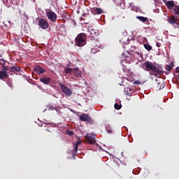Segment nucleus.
Here are the masks:
<instances>
[{
	"label": "nucleus",
	"mask_w": 179,
	"mask_h": 179,
	"mask_svg": "<svg viewBox=\"0 0 179 179\" xmlns=\"http://www.w3.org/2000/svg\"><path fill=\"white\" fill-rule=\"evenodd\" d=\"M48 110H54L52 107H50Z\"/></svg>",
	"instance_id": "nucleus-39"
},
{
	"label": "nucleus",
	"mask_w": 179,
	"mask_h": 179,
	"mask_svg": "<svg viewBox=\"0 0 179 179\" xmlns=\"http://www.w3.org/2000/svg\"><path fill=\"white\" fill-rule=\"evenodd\" d=\"M66 134L68 135H69V136H72V135H73V131H71V130H67L66 131Z\"/></svg>",
	"instance_id": "nucleus-28"
},
{
	"label": "nucleus",
	"mask_w": 179,
	"mask_h": 179,
	"mask_svg": "<svg viewBox=\"0 0 179 179\" xmlns=\"http://www.w3.org/2000/svg\"><path fill=\"white\" fill-rule=\"evenodd\" d=\"M86 14H83V16H85Z\"/></svg>",
	"instance_id": "nucleus-41"
},
{
	"label": "nucleus",
	"mask_w": 179,
	"mask_h": 179,
	"mask_svg": "<svg viewBox=\"0 0 179 179\" xmlns=\"http://www.w3.org/2000/svg\"><path fill=\"white\" fill-rule=\"evenodd\" d=\"M40 82H41L42 83H44V85H50L51 82V78L48 77H43L40 79Z\"/></svg>",
	"instance_id": "nucleus-11"
},
{
	"label": "nucleus",
	"mask_w": 179,
	"mask_h": 179,
	"mask_svg": "<svg viewBox=\"0 0 179 179\" xmlns=\"http://www.w3.org/2000/svg\"><path fill=\"white\" fill-rule=\"evenodd\" d=\"M48 134H51V131L48 129H45L44 131H43V135H46L48 136Z\"/></svg>",
	"instance_id": "nucleus-25"
},
{
	"label": "nucleus",
	"mask_w": 179,
	"mask_h": 179,
	"mask_svg": "<svg viewBox=\"0 0 179 179\" xmlns=\"http://www.w3.org/2000/svg\"><path fill=\"white\" fill-rule=\"evenodd\" d=\"M8 76V72L6 71H0V79H5Z\"/></svg>",
	"instance_id": "nucleus-19"
},
{
	"label": "nucleus",
	"mask_w": 179,
	"mask_h": 179,
	"mask_svg": "<svg viewBox=\"0 0 179 179\" xmlns=\"http://www.w3.org/2000/svg\"><path fill=\"white\" fill-rule=\"evenodd\" d=\"M120 86H124V87H127L128 86V81L127 80H122L121 83H120Z\"/></svg>",
	"instance_id": "nucleus-23"
},
{
	"label": "nucleus",
	"mask_w": 179,
	"mask_h": 179,
	"mask_svg": "<svg viewBox=\"0 0 179 179\" xmlns=\"http://www.w3.org/2000/svg\"><path fill=\"white\" fill-rule=\"evenodd\" d=\"M122 70H123V72H124V73H127V75H128V73H129V71H131V67L128 64L127 65L122 64Z\"/></svg>",
	"instance_id": "nucleus-15"
},
{
	"label": "nucleus",
	"mask_w": 179,
	"mask_h": 179,
	"mask_svg": "<svg viewBox=\"0 0 179 179\" xmlns=\"http://www.w3.org/2000/svg\"><path fill=\"white\" fill-rule=\"evenodd\" d=\"M106 131L108 132V134H113V130L111 129H106Z\"/></svg>",
	"instance_id": "nucleus-34"
},
{
	"label": "nucleus",
	"mask_w": 179,
	"mask_h": 179,
	"mask_svg": "<svg viewBox=\"0 0 179 179\" xmlns=\"http://www.w3.org/2000/svg\"><path fill=\"white\" fill-rule=\"evenodd\" d=\"M143 69L150 72V76L159 78L163 75V67L153 64L152 62L146 61L143 64Z\"/></svg>",
	"instance_id": "nucleus-1"
},
{
	"label": "nucleus",
	"mask_w": 179,
	"mask_h": 179,
	"mask_svg": "<svg viewBox=\"0 0 179 179\" xmlns=\"http://www.w3.org/2000/svg\"><path fill=\"white\" fill-rule=\"evenodd\" d=\"M1 68L3 71H10V67L9 68L8 66H5V62L4 65L1 66Z\"/></svg>",
	"instance_id": "nucleus-24"
},
{
	"label": "nucleus",
	"mask_w": 179,
	"mask_h": 179,
	"mask_svg": "<svg viewBox=\"0 0 179 179\" xmlns=\"http://www.w3.org/2000/svg\"><path fill=\"white\" fill-rule=\"evenodd\" d=\"M64 72L66 75H68L69 73L73 74V69L67 67L64 69Z\"/></svg>",
	"instance_id": "nucleus-20"
},
{
	"label": "nucleus",
	"mask_w": 179,
	"mask_h": 179,
	"mask_svg": "<svg viewBox=\"0 0 179 179\" xmlns=\"http://www.w3.org/2000/svg\"><path fill=\"white\" fill-rule=\"evenodd\" d=\"M81 143L82 142L80 141H77L76 143L74 144V145L79 146V145H80Z\"/></svg>",
	"instance_id": "nucleus-33"
},
{
	"label": "nucleus",
	"mask_w": 179,
	"mask_h": 179,
	"mask_svg": "<svg viewBox=\"0 0 179 179\" xmlns=\"http://www.w3.org/2000/svg\"><path fill=\"white\" fill-rule=\"evenodd\" d=\"M3 27H6H6H8V25H7V24H4V25H3Z\"/></svg>",
	"instance_id": "nucleus-40"
},
{
	"label": "nucleus",
	"mask_w": 179,
	"mask_h": 179,
	"mask_svg": "<svg viewBox=\"0 0 179 179\" xmlns=\"http://www.w3.org/2000/svg\"><path fill=\"white\" fill-rule=\"evenodd\" d=\"M46 16L51 22L55 23L57 22V14L52 11H48L46 12Z\"/></svg>",
	"instance_id": "nucleus-6"
},
{
	"label": "nucleus",
	"mask_w": 179,
	"mask_h": 179,
	"mask_svg": "<svg viewBox=\"0 0 179 179\" xmlns=\"http://www.w3.org/2000/svg\"><path fill=\"white\" fill-rule=\"evenodd\" d=\"M125 40H128V38H127L125 36H123L120 41L121 43H122L123 44H127V42H125Z\"/></svg>",
	"instance_id": "nucleus-27"
},
{
	"label": "nucleus",
	"mask_w": 179,
	"mask_h": 179,
	"mask_svg": "<svg viewBox=\"0 0 179 179\" xmlns=\"http://www.w3.org/2000/svg\"><path fill=\"white\" fill-rule=\"evenodd\" d=\"M166 20L170 23V24H178V20L174 15H172L171 17H166Z\"/></svg>",
	"instance_id": "nucleus-8"
},
{
	"label": "nucleus",
	"mask_w": 179,
	"mask_h": 179,
	"mask_svg": "<svg viewBox=\"0 0 179 179\" xmlns=\"http://www.w3.org/2000/svg\"><path fill=\"white\" fill-rule=\"evenodd\" d=\"M60 89L62 92L67 97H69V96H72V90L71 88H68V87L65 86V85L60 83L59 84Z\"/></svg>",
	"instance_id": "nucleus-5"
},
{
	"label": "nucleus",
	"mask_w": 179,
	"mask_h": 179,
	"mask_svg": "<svg viewBox=\"0 0 179 179\" xmlns=\"http://www.w3.org/2000/svg\"><path fill=\"white\" fill-rule=\"evenodd\" d=\"M164 86H165V85L163 81H159L157 83V89H158L159 90L163 89V87H164Z\"/></svg>",
	"instance_id": "nucleus-18"
},
{
	"label": "nucleus",
	"mask_w": 179,
	"mask_h": 179,
	"mask_svg": "<svg viewBox=\"0 0 179 179\" xmlns=\"http://www.w3.org/2000/svg\"><path fill=\"white\" fill-rule=\"evenodd\" d=\"M87 36L85 33H80L77 35L75 39L76 45L78 47H83L86 45Z\"/></svg>",
	"instance_id": "nucleus-2"
},
{
	"label": "nucleus",
	"mask_w": 179,
	"mask_h": 179,
	"mask_svg": "<svg viewBox=\"0 0 179 179\" xmlns=\"http://www.w3.org/2000/svg\"><path fill=\"white\" fill-rule=\"evenodd\" d=\"M8 23H10V21H8Z\"/></svg>",
	"instance_id": "nucleus-42"
},
{
	"label": "nucleus",
	"mask_w": 179,
	"mask_h": 179,
	"mask_svg": "<svg viewBox=\"0 0 179 179\" xmlns=\"http://www.w3.org/2000/svg\"><path fill=\"white\" fill-rule=\"evenodd\" d=\"M92 12L94 15H101V13H103V10L100 8H95L92 10Z\"/></svg>",
	"instance_id": "nucleus-14"
},
{
	"label": "nucleus",
	"mask_w": 179,
	"mask_h": 179,
	"mask_svg": "<svg viewBox=\"0 0 179 179\" xmlns=\"http://www.w3.org/2000/svg\"><path fill=\"white\" fill-rule=\"evenodd\" d=\"M144 48H145V50H147L148 51H152V45L148 43L144 44Z\"/></svg>",
	"instance_id": "nucleus-21"
},
{
	"label": "nucleus",
	"mask_w": 179,
	"mask_h": 179,
	"mask_svg": "<svg viewBox=\"0 0 179 179\" xmlns=\"http://www.w3.org/2000/svg\"><path fill=\"white\" fill-rule=\"evenodd\" d=\"M3 65H5V60L0 59V66L2 67Z\"/></svg>",
	"instance_id": "nucleus-31"
},
{
	"label": "nucleus",
	"mask_w": 179,
	"mask_h": 179,
	"mask_svg": "<svg viewBox=\"0 0 179 179\" xmlns=\"http://www.w3.org/2000/svg\"><path fill=\"white\" fill-rule=\"evenodd\" d=\"M113 2H115V3L118 2V0H113Z\"/></svg>",
	"instance_id": "nucleus-38"
},
{
	"label": "nucleus",
	"mask_w": 179,
	"mask_h": 179,
	"mask_svg": "<svg viewBox=\"0 0 179 179\" xmlns=\"http://www.w3.org/2000/svg\"><path fill=\"white\" fill-rule=\"evenodd\" d=\"M156 82H157V79H156Z\"/></svg>",
	"instance_id": "nucleus-43"
},
{
	"label": "nucleus",
	"mask_w": 179,
	"mask_h": 179,
	"mask_svg": "<svg viewBox=\"0 0 179 179\" xmlns=\"http://www.w3.org/2000/svg\"><path fill=\"white\" fill-rule=\"evenodd\" d=\"M175 15H179V6H176L173 9Z\"/></svg>",
	"instance_id": "nucleus-22"
},
{
	"label": "nucleus",
	"mask_w": 179,
	"mask_h": 179,
	"mask_svg": "<svg viewBox=\"0 0 179 179\" xmlns=\"http://www.w3.org/2000/svg\"><path fill=\"white\" fill-rule=\"evenodd\" d=\"M136 19H138V20H140V22H142L143 23H146L147 24H150L149 21L148 20V17H146L137 16Z\"/></svg>",
	"instance_id": "nucleus-12"
},
{
	"label": "nucleus",
	"mask_w": 179,
	"mask_h": 179,
	"mask_svg": "<svg viewBox=\"0 0 179 179\" xmlns=\"http://www.w3.org/2000/svg\"><path fill=\"white\" fill-rule=\"evenodd\" d=\"M114 107L115 110H121V107H122V106L119 105L118 103H115Z\"/></svg>",
	"instance_id": "nucleus-26"
},
{
	"label": "nucleus",
	"mask_w": 179,
	"mask_h": 179,
	"mask_svg": "<svg viewBox=\"0 0 179 179\" xmlns=\"http://www.w3.org/2000/svg\"><path fill=\"white\" fill-rule=\"evenodd\" d=\"M156 45H157V47H162V44L159 42L156 43Z\"/></svg>",
	"instance_id": "nucleus-35"
},
{
	"label": "nucleus",
	"mask_w": 179,
	"mask_h": 179,
	"mask_svg": "<svg viewBox=\"0 0 179 179\" xmlns=\"http://www.w3.org/2000/svg\"><path fill=\"white\" fill-rule=\"evenodd\" d=\"M34 72H36L38 75H43V73H45V69L40 66H36L34 68Z\"/></svg>",
	"instance_id": "nucleus-9"
},
{
	"label": "nucleus",
	"mask_w": 179,
	"mask_h": 179,
	"mask_svg": "<svg viewBox=\"0 0 179 179\" xmlns=\"http://www.w3.org/2000/svg\"><path fill=\"white\" fill-rule=\"evenodd\" d=\"M38 26L41 27L43 30H47L48 29L50 24L48 23V21L47 20L42 18L40 19L38 22Z\"/></svg>",
	"instance_id": "nucleus-4"
},
{
	"label": "nucleus",
	"mask_w": 179,
	"mask_h": 179,
	"mask_svg": "<svg viewBox=\"0 0 179 179\" xmlns=\"http://www.w3.org/2000/svg\"><path fill=\"white\" fill-rule=\"evenodd\" d=\"M78 147H79V146L74 145V149H73V152H74V153H78Z\"/></svg>",
	"instance_id": "nucleus-30"
},
{
	"label": "nucleus",
	"mask_w": 179,
	"mask_h": 179,
	"mask_svg": "<svg viewBox=\"0 0 179 179\" xmlns=\"http://www.w3.org/2000/svg\"><path fill=\"white\" fill-rule=\"evenodd\" d=\"M85 139H87V142L90 145H94V143H96V138H94V135L87 134L85 136Z\"/></svg>",
	"instance_id": "nucleus-7"
},
{
	"label": "nucleus",
	"mask_w": 179,
	"mask_h": 179,
	"mask_svg": "<svg viewBox=\"0 0 179 179\" xmlns=\"http://www.w3.org/2000/svg\"><path fill=\"white\" fill-rule=\"evenodd\" d=\"M173 66H174V63H173V62H171L169 64H166L165 66V69L166 71H168L169 72H170V71H171V69H173Z\"/></svg>",
	"instance_id": "nucleus-16"
},
{
	"label": "nucleus",
	"mask_w": 179,
	"mask_h": 179,
	"mask_svg": "<svg viewBox=\"0 0 179 179\" xmlns=\"http://www.w3.org/2000/svg\"><path fill=\"white\" fill-rule=\"evenodd\" d=\"M97 52V50H96L94 48L91 49V54H96Z\"/></svg>",
	"instance_id": "nucleus-32"
},
{
	"label": "nucleus",
	"mask_w": 179,
	"mask_h": 179,
	"mask_svg": "<svg viewBox=\"0 0 179 179\" xmlns=\"http://www.w3.org/2000/svg\"><path fill=\"white\" fill-rule=\"evenodd\" d=\"M73 73L75 74V76L76 78H79V76H80V75H81V73L79 71L78 68L73 69Z\"/></svg>",
	"instance_id": "nucleus-17"
},
{
	"label": "nucleus",
	"mask_w": 179,
	"mask_h": 179,
	"mask_svg": "<svg viewBox=\"0 0 179 179\" xmlns=\"http://www.w3.org/2000/svg\"><path fill=\"white\" fill-rule=\"evenodd\" d=\"M20 71H22V69L17 65L10 67V72L13 73H17V72H20Z\"/></svg>",
	"instance_id": "nucleus-10"
},
{
	"label": "nucleus",
	"mask_w": 179,
	"mask_h": 179,
	"mask_svg": "<svg viewBox=\"0 0 179 179\" xmlns=\"http://www.w3.org/2000/svg\"><path fill=\"white\" fill-rule=\"evenodd\" d=\"M80 121L82 122H87L88 124H93V118L90 117L88 114L83 113L79 116Z\"/></svg>",
	"instance_id": "nucleus-3"
},
{
	"label": "nucleus",
	"mask_w": 179,
	"mask_h": 179,
	"mask_svg": "<svg viewBox=\"0 0 179 179\" xmlns=\"http://www.w3.org/2000/svg\"><path fill=\"white\" fill-rule=\"evenodd\" d=\"M166 6H167L168 9H170L171 10V9H173L174 8V6L176 7V4L174 3V1H166Z\"/></svg>",
	"instance_id": "nucleus-13"
},
{
	"label": "nucleus",
	"mask_w": 179,
	"mask_h": 179,
	"mask_svg": "<svg viewBox=\"0 0 179 179\" xmlns=\"http://www.w3.org/2000/svg\"><path fill=\"white\" fill-rule=\"evenodd\" d=\"M176 72H177L178 73H179V67H177L176 69Z\"/></svg>",
	"instance_id": "nucleus-37"
},
{
	"label": "nucleus",
	"mask_w": 179,
	"mask_h": 179,
	"mask_svg": "<svg viewBox=\"0 0 179 179\" xmlns=\"http://www.w3.org/2000/svg\"><path fill=\"white\" fill-rule=\"evenodd\" d=\"M7 85H8V86H9V87H10L11 89L13 87V83H12V82H10V81H8V82L7 83Z\"/></svg>",
	"instance_id": "nucleus-29"
},
{
	"label": "nucleus",
	"mask_w": 179,
	"mask_h": 179,
	"mask_svg": "<svg viewBox=\"0 0 179 179\" xmlns=\"http://www.w3.org/2000/svg\"><path fill=\"white\" fill-rule=\"evenodd\" d=\"M134 83V85H141V82H139L138 80L135 81Z\"/></svg>",
	"instance_id": "nucleus-36"
}]
</instances>
